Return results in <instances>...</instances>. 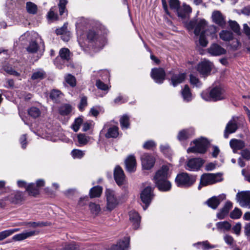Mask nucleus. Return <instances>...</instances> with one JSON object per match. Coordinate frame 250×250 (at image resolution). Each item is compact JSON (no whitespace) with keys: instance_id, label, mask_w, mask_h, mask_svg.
<instances>
[{"instance_id":"obj_1","label":"nucleus","mask_w":250,"mask_h":250,"mask_svg":"<svg viewBox=\"0 0 250 250\" xmlns=\"http://www.w3.org/2000/svg\"><path fill=\"white\" fill-rule=\"evenodd\" d=\"M169 167L163 166L156 173L153 181L159 190L162 191H169L171 188L170 182L167 180L169 174Z\"/></svg>"},{"instance_id":"obj_2","label":"nucleus","mask_w":250,"mask_h":250,"mask_svg":"<svg viewBox=\"0 0 250 250\" xmlns=\"http://www.w3.org/2000/svg\"><path fill=\"white\" fill-rule=\"evenodd\" d=\"M201 97L207 101H217L226 99L227 95L224 88L222 86L218 85L213 87L209 93L207 91L203 92Z\"/></svg>"},{"instance_id":"obj_3","label":"nucleus","mask_w":250,"mask_h":250,"mask_svg":"<svg viewBox=\"0 0 250 250\" xmlns=\"http://www.w3.org/2000/svg\"><path fill=\"white\" fill-rule=\"evenodd\" d=\"M196 180V176L190 175L187 172H181L176 176L175 182L178 187L189 188L195 183Z\"/></svg>"},{"instance_id":"obj_4","label":"nucleus","mask_w":250,"mask_h":250,"mask_svg":"<svg viewBox=\"0 0 250 250\" xmlns=\"http://www.w3.org/2000/svg\"><path fill=\"white\" fill-rule=\"evenodd\" d=\"M222 175L220 173H205L203 174L200 179L198 189H200L203 186L212 185L222 181Z\"/></svg>"},{"instance_id":"obj_5","label":"nucleus","mask_w":250,"mask_h":250,"mask_svg":"<svg viewBox=\"0 0 250 250\" xmlns=\"http://www.w3.org/2000/svg\"><path fill=\"white\" fill-rule=\"evenodd\" d=\"M207 25V22L205 19H197L190 21L187 25L188 30L194 29V33L196 35H199L205 31Z\"/></svg>"},{"instance_id":"obj_6","label":"nucleus","mask_w":250,"mask_h":250,"mask_svg":"<svg viewBox=\"0 0 250 250\" xmlns=\"http://www.w3.org/2000/svg\"><path fill=\"white\" fill-rule=\"evenodd\" d=\"M194 146H191L187 149L188 153H204L206 152L208 145V141L205 138H201L199 140L193 141Z\"/></svg>"},{"instance_id":"obj_7","label":"nucleus","mask_w":250,"mask_h":250,"mask_svg":"<svg viewBox=\"0 0 250 250\" xmlns=\"http://www.w3.org/2000/svg\"><path fill=\"white\" fill-rule=\"evenodd\" d=\"M240 126V119L238 117L233 116L227 123L224 131V137L228 138L230 134L235 133Z\"/></svg>"},{"instance_id":"obj_8","label":"nucleus","mask_w":250,"mask_h":250,"mask_svg":"<svg viewBox=\"0 0 250 250\" xmlns=\"http://www.w3.org/2000/svg\"><path fill=\"white\" fill-rule=\"evenodd\" d=\"M106 199V209L109 211L114 209L120 203V200L117 197L115 192L110 189L105 191Z\"/></svg>"},{"instance_id":"obj_9","label":"nucleus","mask_w":250,"mask_h":250,"mask_svg":"<svg viewBox=\"0 0 250 250\" xmlns=\"http://www.w3.org/2000/svg\"><path fill=\"white\" fill-rule=\"evenodd\" d=\"M60 57H57L54 63L56 66L59 69H62L63 64L66 62L68 61L70 58V52L68 49L66 48H62L59 51Z\"/></svg>"},{"instance_id":"obj_10","label":"nucleus","mask_w":250,"mask_h":250,"mask_svg":"<svg viewBox=\"0 0 250 250\" xmlns=\"http://www.w3.org/2000/svg\"><path fill=\"white\" fill-rule=\"evenodd\" d=\"M236 198L242 207L250 208V191L238 193Z\"/></svg>"},{"instance_id":"obj_11","label":"nucleus","mask_w":250,"mask_h":250,"mask_svg":"<svg viewBox=\"0 0 250 250\" xmlns=\"http://www.w3.org/2000/svg\"><path fill=\"white\" fill-rule=\"evenodd\" d=\"M204 163V160L200 158H192L187 161L185 168L189 171H197L202 166Z\"/></svg>"},{"instance_id":"obj_12","label":"nucleus","mask_w":250,"mask_h":250,"mask_svg":"<svg viewBox=\"0 0 250 250\" xmlns=\"http://www.w3.org/2000/svg\"><path fill=\"white\" fill-rule=\"evenodd\" d=\"M114 179L119 186L125 185L126 183L125 177L122 168L119 166H116L114 171Z\"/></svg>"},{"instance_id":"obj_13","label":"nucleus","mask_w":250,"mask_h":250,"mask_svg":"<svg viewBox=\"0 0 250 250\" xmlns=\"http://www.w3.org/2000/svg\"><path fill=\"white\" fill-rule=\"evenodd\" d=\"M152 191V188L150 187H147L141 193V200L146 205V207H144L145 210L147 208L152 199L153 195Z\"/></svg>"},{"instance_id":"obj_14","label":"nucleus","mask_w":250,"mask_h":250,"mask_svg":"<svg viewBox=\"0 0 250 250\" xmlns=\"http://www.w3.org/2000/svg\"><path fill=\"white\" fill-rule=\"evenodd\" d=\"M165 72L162 68H153L151 71V77L158 83H162L165 79Z\"/></svg>"},{"instance_id":"obj_15","label":"nucleus","mask_w":250,"mask_h":250,"mask_svg":"<svg viewBox=\"0 0 250 250\" xmlns=\"http://www.w3.org/2000/svg\"><path fill=\"white\" fill-rule=\"evenodd\" d=\"M141 161L143 167L146 169H149L153 167L155 159L151 155L145 153L141 156Z\"/></svg>"},{"instance_id":"obj_16","label":"nucleus","mask_w":250,"mask_h":250,"mask_svg":"<svg viewBox=\"0 0 250 250\" xmlns=\"http://www.w3.org/2000/svg\"><path fill=\"white\" fill-rule=\"evenodd\" d=\"M26 50L30 53H35L39 52L40 54L42 55L44 50V45L42 42H41L40 44H38L36 42L33 41L30 42Z\"/></svg>"},{"instance_id":"obj_17","label":"nucleus","mask_w":250,"mask_h":250,"mask_svg":"<svg viewBox=\"0 0 250 250\" xmlns=\"http://www.w3.org/2000/svg\"><path fill=\"white\" fill-rule=\"evenodd\" d=\"M211 19L212 21L219 26L222 27L225 26L226 24L225 17L220 11L218 10L213 11L212 13Z\"/></svg>"},{"instance_id":"obj_18","label":"nucleus","mask_w":250,"mask_h":250,"mask_svg":"<svg viewBox=\"0 0 250 250\" xmlns=\"http://www.w3.org/2000/svg\"><path fill=\"white\" fill-rule=\"evenodd\" d=\"M226 199V195L222 194L218 196H213L207 201V204L210 208L212 209H216L221 201Z\"/></svg>"},{"instance_id":"obj_19","label":"nucleus","mask_w":250,"mask_h":250,"mask_svg":"<svg viewBox=\"0 0 250 250\" xmlns=\"http://www.w3.org/2000/svg\"><path fill=\"white\" fill-rule=\"evenodd\" d=\"M191 12V8L188 5L184 4L182 7H179L176 13L179 18L185 19L189 16Z\"/></svg>"},{"instance_id":"obj_20","label":"nucleus","mask_w":250,"mask_h":250,"mask_svg":"<svg viewBox=\"0 0 250 250\" xmlns=\"http://www.w3.org/2000/svg\"><path fill=\"white\" fill-rule=\"evenodd\" d=\"M7 200L13 204H20L24 200V194L22 192L17 191L8 196Z\"/></svg>"},{"instance_id":"obj_21","label":"nucleus","mask_w":250,"mask_h":250,"mask_svg":"<svg viewBox=\"0 0 250 250\" xmlns=\"http://www.w3.org/2000/svg\"><path fill=\"white\" fill-rule=\"evenodd\" d=\"M39 233V231L36 230L25 231L22 233L15 235L13 237V239L15 241H21L32 236L38 235Z\"/></svg>"},{"instance_id":"obj_22","label":"nucleus","mask_w":250,"mask_h":250,"mask_svg":"<svg viewBox=\"0 0 250 250\" xmlns=\"http://www.w3.org/2000/svg\"><path fill=\"white\" fill-rule=\"evenodd\" d=\"M208 51L212 56H220L226 53V49L217 43L212 44L208 49Z\"/></svg>"},{"instance_id":"obj_23","label":"nucleus","mask_w":250,"mask_h":250,"mask_svg":"<svg viewBox=\"0 0 250 250\" xmlns=\"http://www.w3.org/2000/svg\"><path fill=\"white\" fill-rule=\"evenodd\" d=\"M130 238L125 237L118 242L116 245H113L110 250H126L129 247Z\"/></svg>"},{"instance_id":"obj_24","label":"nucleus","mask_w":250,"mask_h":250,"mask_svg":"<svg viewBox=\"0 0 250 250\" xmlns=\"http://www.w3.org/2000/svg\"><path fill=\"white\" fill-rule=\"evenodd\" d=\"M211 65L209 62L204 61L198 64L197 69L201 74L207 75L211 71Z\"/></svg>"},{"instance_id":"obj_25","label":"nucleus","mask_w":250,"mask_h":250,"mask_svg":"<svg viewBox=\"0 0 250 250\" xmlns=\"http://www.w3.org/2000/svg\"><path fill=\"white\" fill-rule=\"evenodd\" d=\"M126 170L129 172H134L136 170V162L134 156H129L125 161Z\"/></svg>"},{"instance_id":"obj_26","label":"nucleus","mask_w":250,"mask_h":250,"mask_svg":"<svg viewBox=\"0 0 250 250\" xmlns=\"http://www.w3.org/2000/svg\"><path fill=\"white\" fill-rule=\"evenodd\" d=\"M129 220L132 223L134 229L139 228L140 222V216L139 214L134 210L130 211L129 213Z\"/></svg>"},{"instance_id":"obj_27","label":"nucleus","mask_w":250,"mask_h":250,"mask_svg":"<svg viewBox=\"0 0 250 250\" xmlns=\"http://www.w3.org/2000/svg\"><path fill=\"white\" fill-rule=\"evenodd\" d=\"M232 207V203L228 201L226 203L223 208L217 214V217L219 219H223L228 214L229 210Z\"/></svg>"},{"instance_id":"obj_28","label":"nucleus","mask_w":250,"mask_h":250,"mask_svg":"<svg viewBox=\"0 0 250 250\" xmlns=\"http://www.w3.org/2000/svg\"><path fill=\"white\" fill-rule=\"evenodd\" d=\"M231 148L234 152L243 149L245 146V142L241 140L232 139L229 142Z\"/></svg>"},{"instance_id":"obj_29","label":"nucleus","mask_w":250,"mask_h":250,"mask_svg":"<svg viewBox=\"0 0 250 250\" xmlns=\"http://www.w3.org/2000/svg\"><path fill=\"white\" fill-rule=\"evenodd\" d=\"M186 76V74L184 73L173 75L171 78V84L176 86L185 81Z\"/></svg>"},{"instance_id":"obj_30","label":"nucleus","mask_w":250,"mask_h":250,"mask_svg":"<svg viewBox=\"0 0 250 250\" xmlns=\"http://www.w3.org/2000/svg\"><path fill=\"white\" fill-rule=\"evenodd\" d=\"M216 27L214 25L208 26L205 31L202 32L206 36L209 37L211 39L216 38Z\"/></svg>"},{"instance_id":"obj_31","label":"nucleus","mask_w":250,"mask_h":250,"mask_svg":"<svg viewBox=\"0 0 250 250\" xmlns=\"http://www.w3.org/2000/svg\"><path fill=\"white\" fill-rule=\"evenodd\" d=\"M194 131L192 129H184L179 132L178 135V139L180 141L186 140L193 134Z\"/></svg>"},{"instance_id":"obj_32","label":"nucleus","mask_w":250,"mask_h":250,"mask_svg":"<svg viewBox=\"0 0 250 250\" xmlns=\"http://www.w3.org/2000/svg\"><path fill=\"white\" fill-rule=\"evenodd\" d=\"M182 95L184 101L186 102H189L192 99V96L190 92V90L188 85H186L182 91Z\"/></svg>"},{"instance_id":"obj_33","label":"nucleus","mask_w":250,"mask_h":250,"mask_svg":"<svg viewBox=\"0 0 250 250\" xmlns=\"http://www.w3.org/2000/svg\"><path fill=\"white\" fill-rule=\"evenodd\" d=\"M220 38L225 42H230L233 39V34L228 30H222L219 33Z\"/></svg>"},{"instance_id":"obj_34","label":"nucleus","mask_w":250,"mask_h":250,"mask_svg":"<svg viewBox=\"0 0 250 250\" xmlns=\"http://www.w3.org/2000/svg\"><path fill=\"white\" fill-rule=\"evenodd\" d=\"M72 106L69 104H63L59 108V113L62 116L68 115L72 111Z\"/></svg>"},{"instance_id":"obj_35","label":"nucleus","mask_w":250,"mask_h":250,"mask_svg":"<svg viewBox=\"0 0 250 250\" xmlns=\"http://www.w3.org/2000/svg\"><path fill=\"white\" fill-rule=\"evenodd\" d=\"M62 93L59 90L54 89L50 94V98L56 103L58 102L62 97Z\"/></svg>"},{"instance_id":"obj_36","label":"nucleus","mask_w":250,"mask_h":250,"mask_svg":"<svg viewBox=\"0 0 250 250\" xmlns=\"http://www.w3.org/2000/svg\"><path fill=\"white\" fill-rule=\"evenodd\" d=\"M40 189L37 187L35 184H30L26 188V191L31 196H35L39 194Z\"/></svg>"},{"instance_id":"obj_37","label":"nucleus","mask_w":250,"mask_h":250,"mask_svg":"<svg viewBox=\"0 0 250 250\" xmlns=\"http://www.w3.org/2000/svg\"><path fill=\"white\" fill-rule=\"evenodd\" d=\"M119 134L118 127L116 126H113L108 129L107 132L105 134V136L106 138H116Z\"/></svg>"},{"instance_id":"obj_38","label":"nucleus","mask_w":250,"mask_h":250,"mask_svg":"<svg viewBox=\"0 0 250 250\" xmlns=\"http://www.w3.org/2000/svg\"><path fill=\"white\" fill-rule=\"evenodd\" d=\"M102 192V188L100 186H96L92 188L89 191L90 198L99 197Z\"/></svg>"},{"instance_id":"obj_39","label":"nucleus","mask_w":250,"mask_h":250,"mask_svg":"<svg viewBox=\"0 0 250 250\" xmlns=\"http://www.w3.org/2000/svg\"><path fill=\"white\" fill-rule=\"evenodd\" d=\"M67 2V0H60L58 6L59 8L60 15L61 16H62L63 15L65 16L67 15V11L66 9V5Z\"/></svg>"},{"instance_id":"obj_40","label":"nucleus","mask_w":250,"mask_h":250,"mask_svg":"<svg viewBox=\"0 0 250 250\" xmlns=\"http://www.w3.org/2000/svg\"><path fill=\"white\" fill-rule=\"evenodd\" d=\"M56 7H52L47 14V18L50 21H54L59 19L58 14L56 12Z\"/></svg>"},{"instance_id":"obj_41","label":"nucleus","mask_w":250,"mask_h":250,"mask_svg":"<svg viewBox=\"0 0 250 250\" xmlns=\"http://www.w3.org/2000/svg\"><path fill=\"white\" fill-rule=\"evenodd\" d=\"M216 228L219 230H229L231 228V224L228 221L219 222L216 224Z\"/></svg>"},{"instance_id":"obj_42","label":"nucleus","mask_w":250,"mask_h":250,"mask_svg":"<svg viewBox=\"0 0 250 250\" xmlns=\"http://www.w3.org/2000/svg\"><path fill=\"white\" fill-rule=\"evenodd\" d=\"M45 72L42 69H39L35 71L32 76V80H41L45 77Z\"/></svg>"},{"instance_id":"obj_43","label":"nucleus","mask_w":250,"mask_h":250,"mask_svg":"<svg viewBox=\"0 0 250 250\" xmlns=\"http://www.w3.org/2000/svg\"><path fill=\"white\" fill-rule=\"evenodd\" d=\"M28 113L30 116L33 118L39 117L41 114L40 110L36 107H32L28 110Z\"/></svg>"},{"instance_id":"obj_44","label":"nucleus","mask_w":250,"mask_h":250,"mask_svg":"<svg viewBox=\"0 0 250 250\" xmlns=\"http://www.w3.org/2000/svg\"><path fill=\"white\" fill-rule=\"evenodd\" d=\"M129 118L126 115H124L121 117L120 120V122L121 124V127L122 129L125 128L126 129L129 126Z\"/></svg>"},{"instance_id":"obj_45","label":"nucleus","mask_w":250,"mask_h":250,"mask_svg":"<svg viewBox=\"0 0 250 250\" xmlns=\"http://www.w3.org/2000/svg\"><path fill=\"white\" fill-rule=\"evenodd\" d=\"M26 8L27 11L30 14H35L37 13V6L32 2H27L26 3Z\"/></svg>"},{"instance_id":"obj_46","label":"nucleus","mask_w":250,"mask_h":250,"mask_svg":"<svg viewBox=\"0 0 250 250\" xmlns=\"http://www.w3.org/2000/svg\"><path fill=\"white\" fill-rule=\"evenodd\" d=\"M26 225L28 226L29 227L36 228L38 227H42L44 226H46L47 225V223L46 222H30L28 223H26L25 224Z\"/></svg>"},{"instance_id":"obj_47","label":"nucleus","mask_w":250,"mask_h":250,"mask_svg":"<svg viewBox=\"0 0 250 250\" xmlns=\"http://www.w3.org/2000/svg\"><path fill=\"white\" fill-rule=\"evenodd\" d=\"M89 207L91 213L94 215H97L100 212L101 208L99 205L91 203Z\"/></svg>"},{"instance_id":"obj_48","label":"nucleus","mask_w":250,"mask_h":250,"mask_svg":"<svg viewBox=\"0 0 250 250\" xmlns=\"http://www.w3.org/2000/svg\"><path fill=\"white\" fill-rule=\"evenodd\" d=\"M78 140L81 146H84L89 142V137L86 136L85 134H79L78 135Z\"/></svg>"},{"instance_id":"obj_49","label":"nucleus","mask_w":250,"mask_h":250,"mask_svg":"<svg viewBox=\"0 0 250 250\" xmlns=\"http://www.w3.org/2000/svg\"><path fill=\"white\" fill-rule=\"evenodd\" d=\"M65 81L71 86L74 87L76 84V80L74 76L67 74L65 76Z\"/></svg>"},{"instance_id":"obj_50","label":"nucleus","mask_w":250,"mask_h":250,"mask_svg":"<svg viewBox=\"0 0 250 250\" xmlns=\"http://www.w3.org/2000/svg\"><path fill=\"white\" fill-rule=\"evenodd\" d=\"M87 105V97L84 95L81 96V100L79 104V109L81 111H83L85 107Z\"/></svg>"},{"instance_id":"obj_51","label":"nucleus","mask_w":250,"mask_h":250,"mask_svg":"<svg viewBox=\"0 0 250 250\" xmlns=\"http://www.w3.org/2000/svg\"><path fill=\"white\" fill-rule=\"evenodd\" d=\"M169 4L170 9L175 12H176L180 7V2L178 0H169Z\"/></svg>"},{"instance_id":"obj_52","label":"nucleus","mask_w":250,"mask_h":250,"mask_svg":"<svg viewBox=\"0 0 250 250\" xmlns=\"http://www.w3.org/2000/svg\"><path fill=\"white\" fill-rule=\"evenodd\" d=\"M229 25L230 28L236 33H240V28L239 24L235 21H229Z\"/></svg>"},{"instance_id":"obj_53","label":"nucleus","mask_w":250,"mask_h":250,"mask_svg":"<svg viewBox=\"0 0 250 250\" xmlns=\"http://www.w3.org/2000/svg\"><path fill=\"white\" fill-rule=\"evenodd\" d=\"M242 215V211L238 208H235L230 213V217L233 219H237Z\"/></svg>"},{"instance_id":"obj_54","label":"nucleus","mask_w":250,"mask_h":250,"mask_svg":"<svg viewBox=\"0 0 250 250\" xmlns=\"http://www.w3.org/2000/svg\"><path fill=\"white\" fill-rule=\"evenodd\" d=\"M190 83L193 86L200 87L201 83L199 79L193 74L190 75Z\"/></svg>"},{"instance_id":"obj_55","label":"nucleus","mask_w":250,"mask_h":250,"mask_svg":"<svg viewBox=\"0 0 250 250\" xmlns=\"http://www.w3.org/2000/svg\"><path fill=\"white\" fill-rule=\"evenodd\" d=\"M71 154L74 158H81L84 156V153L81 150L74 149L72 151Z\"/></svg>"},{"instance_id":"obj_56","label":"nucleus","mask_w":250,"mask_h":250,"mask_svg":"<svg viewBox=\"0 0 250 250\" xmlns=\"http://www.w3.org/2000/svg\"><path fill=\"white\" fill-rule=\"evenodd\" d=\"M196 245H200L202 246V248L203 249V250H206L209 249H213L214 248H216L215 246L211 245L208 241H203L202 242H199L197 244H196ZM194 245H195V244H194Z\"/></svg>"},{"instance_id":"obj_57","label":"nucleus","mask_w":250,"mask_h":250,"mask_svg":"<svg viewBox=\"0 0 250 250\" xmlns=\"http://www.w3.org/2000/svg\"><path fill=\"white\" fill-rule=\"evenodd\" d=\"M82 119L81 118H77L75 120L74 124L72 125V128L75 132L79 130L80 126L82 123Z\"/></svg>"},{"instance_id":"obj_58","label":"nucleus","mask_w":250,"mask_h":250,"mask_svg":"<svg viewBox=\"0 0 250 250\" xmlns=\"http://www.w3.org/2000/svg\"><path fill=\"white\" fill-rule=\"evenodd\" d=\"M199 35H200L199 38V42L200 45L203 47H206L208 43V41L206 38V35L203 32Z\"/></svg>"},{"instance_id":"obj_59","label":"nucleus","mask_w":250,"mask_h":250,"mask_svg":"<svg viewBox=\"0 0 250 250\" xmlns=\"http://www.w3.org/2000/svg\"><path fill=\"white\" fill-rule=\"evenodd\" d=\"M156 144L153 141H148L145 143L143 145V147L145 149H151L155 147Z\"/></svg>"},{"instance_id":"obj_60","label":"nucleus","mask_w":250,"mask_h":250,"mask_svg":"<svg viewBox=\"0 0 250 250\" xmlns=\"http://www.w3.org/2000/svg\"><path fill=\"white\" fill-rule=\"evenodd\" d=\"M231 41H232V42H231L230 45L231 47L232 48V49H233V50H237L240 48V47L241 45V44L237 39H233Z\"/></svg>"},{"instance_id":"obj_61","label":"nucleus","mask_w":250,"mask_h":250,"mask_svg":"<svg viewBox=\"0 0 250 250\" xmlns=\"http://www.w3.org/2000/svg\"><path fill=\"white\" fill-rule=\"evenodd\" d=\"M96 84L97 87L101 90L107 91L109 89V87L108 85L104 84L100 80H97Z\"/></svg>"},{"instance_id":"obj_62","label":"nucleus","mask_w":250,"mask_h":250,"mask_svg":"<svg viewBox=\"0 0 250 250\" xmlns=\"http://www.w3.org/2000/svg\"><path fill=\"white\" fill-rule=\"evenodd\" d=\"M94 125V123L93 121H88L83 123V130L84 131H86L92 127Z\"/></svg>"},{"instance_id":"obj_63","label":"nucleus","mask_w":250,"mask_h":250,"mask_svg":"<svg viewBox=\"0 0 250 250\" xmlns=\"http://www.w3.org/2000/svg\"><path fill=\"white\" fill-rule=\"evenodd\" d=\"M233 232L237 235H239L240 233L241 230V224L240 223H237L232 228Z\"/></svg>"},{"instance_id":"obj_64","label":"nucleus","mask_w":250,"mask_h":250,"mask_svg":"<svg viewBox=\"0 0 250 250\" xmlns=\"http://www.w3.org/2000/svg\"><path fill=\"white\" fill-rule=\"evenodd\" d=\"M241 154L243 158L246 159L247 160H250V150L248 149H245L241 151Z\"/></svg>"}]
</instances>
